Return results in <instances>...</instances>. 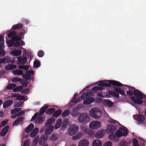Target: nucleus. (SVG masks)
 I'll return each mask as SVG.
<instances>
[{
    "instance_id": "f257e3e1",
    "label": "nucleus",
    "mask_w": 146,
    "mask_h": 146,
    "mask_svg": "<svg viewBox=\"0 0 146 146\" xmlns=\"http://www.w3.org/2000/svg\"><path fill=\"white\" fill-rule=\"evenodd\" d=\"M108 87V91H140L133 87L123 84L114 80H100L86 86L81 91H97L105 90Z\"/></svg>"
},
{
    "instance_id": "f03ea898",
    "label": "nucleus",
    "mask_w": 146,
    "mask_h": 146,
    "mask_svg": "<svg viewBox=\"0 0 146 146\" xmlns=\"http://www.w3.org/2000/svg\"><path fill=\"white\" fill-rule=\"evenodd\" d=\"M134 95L136 97L132 96L131 97L132 101L135 104H141L143 101L140 99H143L145 95L141 92H133Z\"/></svg>"
},
{
    "instance_id": "7ed1b4c3",
    "label": "nucleus",
    "mask_w": 146,
    "mask_h": 146,
    "mask_svg": "<svg viewBox=\"0 0 146 146\" xmlns=\"http://www.w3.org/2000/svg\"><path fill=\"white\" fill-rule=\"evenodd\" d=\"M97 95L101 98H110L112 95L114 97L118 98L119 97V92H98Z\"/></svg>"
},
{
    "instance_id": "20e7f679",
    "label": "nucleus",
    "mask_w": 146,
    "mask_h": 146,
    "mask_svg": "<svg viewBox=\"0 0 146 146\" xmlns=\"http://www.w3.org/2000/svg\"><path fill=\"white\" fill-rule=\"evenodd\" d=\"M90 114L92 117L98 119L101 117L102 113L99 108H93L90 110Z\"/></svg>"
},
{
    "instance_id": "39448f33",
    "label": "nucleus",
    "mask_w": 146,
    "mask_h": 146,
    "mask_svg": "<svg viewBox=\"0 0 146 146\" xmlns=\"http://www.w3.org/2000/svg\"><path fill=\"white\" fill-rule=\"evenodd\" d=\"M119 129L116 131L115 133L116 136L118 138L122 136L125 137L127 136L128 133V131L125 127H120Z\"/></svg>"
},
{
    "instance_id": "423d86ee",
    "label": "nucleus",
    "mask_w": 146,
    "mask_h": 146,
    "mask_svg": "<svg viewBox=\"0 0 146 146\" xmlns=\"http://www.w3.org/2000/svg\"><path fill=\"white\" fill-rule=\"evenodd\" d=\"M78 121L81 123H87L90 121V118L87 113H82L79 116Z\"/></svg>"
},
{
    "instance_id": "0eeeda50",
    "label": "nucleus",
    "mask_w": 146,
    "mask_h": 146,
    "mask_svg": "<svg viewBox=\"0 0 146 146\" xmlns=\"http://www.w3.org/2000/svg\"><path fill=\"white\" fill-rule=\"evenodd\" d=\"M78 126L76 124L71 125L68 131L69 135L72 136L75 134L78 131Z\"/></svg>"
},
{
    "instance_id": "6e6552de",
    "label": "nucleus",
    "mask_w": 146,
    "mask_h": 146,
    "mask_svg": "<svg viewBox=\"0 0 146 146\" xmlns=\"http://www.w3.org/2000/svg\"><path fill=\"white\" fill-rule=\"evenodd\" d=\"M80 106L78 105L75 107H74L70 112V115L74 117L78 115L79 111Z\"/></svg>"
},
{
    "instance_id": "1a4fd4ad",
    "label": "nucleus",
    "mask_w": 146,
    "mask_h": 146,
    "mask_svg": "<svg viewBox=\"0 0 146 146\" xmlns=\"http://www.w3.org/2000/svg\"><path fill=\"white\" fill-rule=\"evenodd\" d=\"M101 125L100 122L98 121H92L90 123L89 126L90 128L96 129L100 127Z\"/></svg>"
},
{
    "instance_id": "9d476101",
    "label": "nucleus",
    "mask_w": 146,
    "mask_h": 146,
    "mask_svg": "<svg viewBox=\"0 0 146 146\" xmlns=\"http://www.w3.org/2000/svg\"><path fill=\"white\" fill-rule=\"evenodd\" d=\"M117 127L112 125H109L107 127L106 132L108 134L114 133L117 129Z\"/></svg>"
},
{
    "instance_id": "9b49d317",
    "label": "nucleus",
    "mask_w": 146,
    "mask_h": 146,
    "mask_svg": "<svg viewBox=\"0 0 146 146\" xmlns=\"http://www.w3.org/2000/svg\"><path fill=\"white\" fill-rule=\"evenodd\" d=\"M10 97H16L15 100H24L25 99V97L24 96L16 94H12L10 96H9L8 98Z\"/></svg>"
},
{
    "instance_id": "f8f14e48",
    "label": "nucleus",
    "mask_w": 146,
    "mask_h": 146,
    "mask_svg": "<svg viewBox=\"0 0 146 146\" xmlns=\"http://www.w3.org/2000/svg\"><path fill=\"white\" fill-rule=\"evenodd\" d=\"M89 144V142L86 139H84L80 140L78 143V146H88Z\"/></svg>"
},
{
    "instance_id": "ddd939ff",
    "label": "nucleus",
    "mask_w": 146,
    "mask_h": 146,
    "mask_svg": "<svg viewBox=\"0 0 146 146\" xmlns=\"http://www.w3.org/2000/svg\"><path fill=\"white\" fill-rule=\"evenodd\" d=\"M105 131L104 130H101L97 132L95 135V137L98 138L100 139L102 137L104 134Z\"/></svg>"
},
{
    "instance_id": "4468645a",
    "label": "nucleus",
    "mask_w": 146,
    "mask_h": 146,
    "mask_svg": "<svg viewBox=\"0 0 146 146\" xmlns=\"http://www.w3.org/2000/svg\"><path fill=\"white\" fill-rule=\"evenodd\" d=\"M94 100V98L92 97H89L86 100H84L83 104L85 105L90 104L93 102Z\"/></svg>"
},
{
    "instance_id": "2eb2a0df",
    "label": "nucleus",
    "mask_w": 146,
    "mask_h": 146,
    "mask_svg": "<svg viewBox=\"0 0 146 146\" xmlns=\"http://www.w3.org/2000/svg\"><path fill=\"white\" fill-rule=\"evenodd\" d=\"M9 128V126L8 125H7L5 127L3 128L2 129L0 133V135L1 137H4L5 136L8 131Z\"/></svg>"
},
{
    "instance_id": "dca6fc26",
    "label": "nucleus",
    "mask_w": 146,
    "mask_h": 146,
    "mask_svg": "<svg viewBox=\"0 0 146 146\" xmlns=\"http://www.w3.org/2000/svg\"><path fill=\"white\" fill-rule=\"evenodd\" d=\"M13 101L11 100H8L4 102L3 104V107L6 109L10 106L13 103Z\"/></svg>"
},
{
    "instance_id": "f3484780",
    "label": "nucleus",
    "mask_w": 146,
    "mask_h": 146,
    "mask_svg": "<svg viewBox=\"0 0 146 146\" xmlns=\"http://www.w3.org/2000/svg\"><path fill=\"white\" fill-rule=\"evenodd\" d=\"M24 119L23 117H20L18 118L13 123V126L17 125L22 123Z\"/></svg>"
},
{
    "instance_id": "a211bd4d",
    "label": "nucleus",
    "mask_w": 146,
    "mask_h": 146,
    "mask_svg": "<svg viewBox=\"0 0 146 146\" xmlns=\"http://www.w3.org/2000/svg\"><path fill=\"white\" fill-rule=\"evenodd\" d=\"M39 131V129L38 127H36L34 129L31 133L30 136L32 137H35Z\"/></svg>"
},
{
    "instance_id": "6ab92c4d",
    "label": "nucleus",
    "mask_w": 146,
    "mask_h": 146,
    "mask_svg": "<svg viewBox=\"0 0 146 146\" xmlns=\"http://www.w3.org/2000/svg\"><path fill=\"white\" fill-rule=\"evenodd\" d=\"M53 126L51 125L50 127H48L45 131V134L46 135L50 134L53 131Z\"/></svg>"
},
{
    "instance_id": "aec40b11",
    "label": "nucleus",
    "mask_w": 146,
    "mask_h": 146,
    "mask_svg": "<svg viewBox=\"0 0 146 146\" xmlns=\"http://www.w3.org/2000/svg\"><path fill=\"white\" fill-rule=\"evenodd\" d=\"M47 139V137L44 135L41 136L39 139V144L41 145L44 144L46 142Z\"/></svg>"
},
{
    "instance_id": "412c9836",
    "label": "nucleus",
    "mask_w": 146,
    "mask_h": 146,
    "mask_svg": "<svg viewBox=\"0 0 146 146\" xmlns=\"http://www.w3.org/2000/svg\"><path fill=\"white\" fill-rule=\"evenodd\" d=\"M55 121V119L53 117L50 118L46 122L45 124L46 127L50 125L51 124L53 123Z\"/></svg>"
},
{
    "instance_id": "4be33fe9",
    "label": "nucleus",
    "mask_w": 146,
    "mask_h": 146,
    "mask_svg": "<svg viewBox=\"0 0 146 146\" xmlns=\"http://www.w3.org/2000/svg\"><path fill=\"white\" fill-rule=\"evenodd\" d=\"M83 130L84 132L85 133L88 134L90 137H92L94 136V133L92 130L86 128H85Z\"/></svg>"
},
{
    "instance_id": "5701e85b",
    "label": "nucleus",
    "mask_w": 146,
    "mask_h": 146,
    "mask_svg": "<svg viewBox=\"0 0 146 146\" xmlns=\"http://www.w3.org/2000/svg\"><path fill=\"white\" fill-rule=\"evenodd\" d=\"M45 116L44 115H41V116L40 115L36 119V122L39 124H41L45 119Z\"/></svg>"
},
{
    "instance_id": "b1692460",
    "label": "nucleus",
    "mask_w": 146,
    "mask_h": 146,
    "mask_svg": "<svg viewBox=\"0 0 146 146\" xmlns=\"http://www.w3.org/2000/svg\"><path fill=\"white\" fill-rule=\"evenodd\" d=\"M17 68L16 65L12 64H9L5 67V69L7 70H10L15 69Z\"/></svg>"
},
{
    "instance_id": "393cba45",
    "label": "nucleus",
    "mask_w": 146,
    "mask_h": 146,
    "mask_svg": "<svg viewBox=\"0 0 146 146\" xmlns=\"http://www.w3.org/2000/svg\"><path fill=\"white\" fill-rule=\"evenodd\" d=\"M108 138L110 139L115 141L118 142L119 140V138L114 134L109 135Z\"/></svg>"
},
{
    "instance_id": "a878e982",
    "label": "nucleus",
    "mask_w": 146,
    "mask_h": 146,
    "mask_svg": "<svg viewBox=\"0 0 146 146\" xmlns=\"http://www.w3.org/2000/svg\"><path fill=\"white\" fill-rule=\"evenodd\" d=\"M23 27V25L21 23H18L13 25L12 29L13 30H17L21 29Z\"/></svg>"
},
{
    "instance_id": "bb28decb",
    "label": "nucleus",
    "mask_w": 146,
    "mask_h": 146,
    "mask_svg": "<svg viewBox=\"0 0 146 146\" xmlns=\"http://www.w3.org/2000/svg\"><path fill=\"white\" fill-rule=\"evenodd\" d=\"M22 52L20 50H14L11 52V54L14 56H19L21 54Z\"/></svg>"
},
{
    "instance_id": "cd10ccee",
    "label": "nucleus",
    "mask_w": 146,
    "mask_h": 146,
    "mask_svg": "<svg viewBox=\"0 0 146 146\" xmlns=\"http://www.w3.org/2000/svg\"><path fill=\"white\" fill-rule=\"evenodd\" d=\"M27 58L25 56H19L18 58V60L23 64H25L27 61Z\"/></svg>"
},
{
    "instance_id": "c85d7f7f",
    "label": "nucleus",
    "mask_w": 146,
    "mask_h": 146,
    "mask_svg": "<svg viewBox=\"0 0 146 146\" xmlns=\"http://www.w3.org/2000/svg\"><path fill=\"white\" fill-rule=\"evenodd\" d=\"M12 73L14 75H21L23 74V71L19 70H15L13 71Z\"/></svg>"
},
{
    "instance_id": "c756f323",
    "label": "nucleus",
    "mask_w": 146,
    "mask_h": 146,
    "mask_svg": "<svg viewBox=\"0 0 146 146\" xmlns=\"http://www.w3.org/2000/svg\"><path fill=\"white\" fill-rule=\"evenodd\" d=\"M23 88V87L22 86H18L14 88L13 90V91H29L27 89H25L21 91Z\"/></svg>"
},
{
    "instance_id": "7c9ffc66",
    "label": "nucleus",
    "mask_w": 146,
    "mask_h": 146,
    "mask_svg": "<svg viewBox=\"0 0 146 146\" xmlns=\"http://www.w3.org/2000/svg\"><path fill=\"white\" fill-rule=\"evenodd\" d=\"M92 146H102V142L99 140H95L93 141Z\"/></svg>"
},
{
    "instance_id": "2f4dec72",
    "label": "nucleus",
    "mask_w": 146,
    "mask_h": 146,
    "mask_svg": "<svg viewBox=\"0 0 146 146\" xmlns=\"http://www.w3.org/2000/svg\"><path fill=\"white\" fill-rule=\"evenodd\" d=\"M5 60V63H15V60H11V58L7 56L4 57Z\"/></svg>"
},
{
    "instance_id": "473e14b6",
    "label": "nucleus",
    "mask_w": 146,
    "mask_h": 146,
    "mask_svg": "<svg viewBox=\"0 0 146 146\" xmlns=\"http://www.w3.org/2000/svg\"><path fill=\"white\" fill-rule=\"evenodd\" d=\"M55 109L54 108H51L47 109L45 111L46 114L50 115L53 114L55 112Z\"/></svg>"
},
{
    "instance_id": "72a5a7b5",
    "label": "nucleus",
    "mask_w": 146,
    "mask_h": 146,
    "mask_svg": "<svg viewBox=\"0 0 146 146\" xmlns=\"http://www.w3.org/2000/svg\"><path fill=\"white\" fill-rule=\"evenodd\" d=\"M34 126L33 123L30 124L26 129L25 131L27 133H29L34 128Z\"/></svg>"
},
{
    "instance_id": "f704fd0d",
    "label": "nucleus",
    "mask_w": 146,
    "mask_h": 146,
    "mask_svg": "<svg viewBox=\"0 0 146 146\" xmlns=\"http://www.w3.org/2000/svg\"><path fill=\"white\" fill-rule=\"evenodd\" d=\"M62 122V120L61 119H58L56 121V123L54 126V129H56L59 128Z\"/></svg>"
},
{
    "instance_id": "c9c22d12",
    "label": "nucleus",
    "mask_w": 146,
    "mask_h": 146,
    "mask_svg": "<svg viewBox=\"0 0 146 146\" xmlns=\"http://www.w3.org/2000/svg\"><path fill=\"white\" fill-rule=\"evenodd\" d=\"M104 103L105 105H106L109 107L111 106L113 104V103L112 102L108 100H105Z\"/></svg>"
},
{
    "instance_id": "e433bc0d",
    "label": "nucleus",
    "mask_w": 146,
    "mask_h": 146,
    "mask_svg": "<svg viewBox=\"0 0 146 146\" xmlns=\"http://www.w3.org/2000/svg\"><path fill=\"white\" fill-rule=\"evenodd\" d=\"M62 111L61 110H59L56 112H55L52 115V116L54 117H56L61 114L62 113Z\"/></svg>"
},
{
    "instance_id": "4c0bfd02",
    "label": "nucleus",
    "mask_w": 146,
    "mask_h": 146,
    "mask_svg": "<svg viewBox=\"0 0 146 146\" xmlns=\"http://www.w3.org/2000/svg\"><path fill=\"white\" fill-rule=\"evenodd\" d=\"M48 107V106L47 105H44L40 109V115H42L43 113H44L45 111H46L45 110Z\"/></svg>"
},
{
    "instance_id": "58836bf2",
    "label": "nucleus",
    "mask_w": 146,
    "mask_h": 146,
    "mask_svg": "<svg viewBox=\"0 0 146 146\" xmlns=\"http://www.w3.org/2000/svg\"><path fill=\"white\" fill-rule=\"evenodd\" d=\"M138 121L140 122H143L144 121V116L141 114H139L138 115Z\"/></svg>"
},
{
    "instance_id": "ea45409f",
    "label": "nucleus",
    "mask_w": 146,
    "mask_h": 146,
    "mask_svg": "<svg viewBox=\"0 0 146 146\" xmlns=\"http://www.w3.org/2000/svg\"><path fill=\"white\" fill-rule=\"evenodd\" d=\"M17 32L15 31H12L9 32L7 35V36L8 37H13L17 35Z\"/></svg>"
},
{
    "instance_id": "a19ab883",
    "label": "nucleus",
    "mask_w": 146,
    "mask_h": 146,
    "mask_svg": "<svg viewBox=\"0 0 146 146\" xmlns=\"http://www.w3.org/2000/svg\"><path fill=\"white\" fill-rule=\"evenodd\" d=\"M40 65V62L38 60H36L34 61L33 66L35 68H38Z\"/></svg>"
},
{
    "instance_id": "79ce46f5",
    "label": "nucleus",
    "mask_w": 146,
    "mask_h": 146,
    "mask_svg": "<svg viewBox=\"0 0 146 146\" xmlns=\"http://www.w3.org/2000/svg\"><path fill=\"white\" fill-rule=\"evenodd\" d=\"M11 80L12 82L16 83L21 82L22 80V79L19 77H13L12 79Z\"/></svg>"
},
{
    "instance_id": "37998d69",
    "label": "nucleus",
    "mask_w": 146,
    "mask_h": 146,
    "mask_svg": "<svg viewBox=\"0 0 146 146\" xmlns=\"http://www.w3.org/2000/svg\"><path fill=\"white\" fill-rule=\"evenodd\" d=\"M68 121V119H64L62 123V127L63 128L66 127Z\"/></svg>"
},
{
    "instance_id": "c03bdc74",
    "label": "nucleus",
    "mask_w": 146,
    "mask_h": 146,
    "mask_svg": "<svg viewBox=\"0 0 146 146\" xmlns=\"http://www.w3.org/2000/svg\"><path fill=\"white\" fill-rule=\"evenodd\" d=\"M22 110L21 108H17L12 110L11 111V113L12 114L16 113L21 111Z\"/></svg>"
},
{
    "instance_id": "a18cd8bd",
    "label": "nucleus",
    "mask_w": 146,
    "mask_h": 146,
    "mask_svg": "<svg viewBox=\"0 0 146 146\" xmlns=\"http://www.w3.org/2000/svg\"><path fill=\"white\" fill-rule=\"evenodd\" d=\"M16 86V84H10L7 86V88L8 90H11L15 87Z\"/></svg>"
},
{
    "instance_id": "49530a36",
    "label": "nucleus",
    "mask_w": 146,
    "mask_h": 146,
    "mask_svg": "<svg viewBox=\"0 0 146 146\" xmlns=\"http://www.w3.org/2000/svg\"><path fill=\"white\" fill-rule=\"evenodd\" d=\"M70 112L69 110H66L63 112L62 114V117H64L68 116L70 114Z\"/></svg>"
},
{
    "instance_id": "de8ad7c7",
    "label": "nucleus",
    "mask_w": 146,
    "mask_h": 146,
    "mask_svg": "<svg viewBox=\"0 0 146 146\" xmlns=\"http://www.w3.org/2000/svg\"><path fill=\"white\" fill-rule=\"evenodd\" d=\"M29 68L28 66L25 65H19L18 67V68L20 69L28 70Z\"/></svg>"
},
{
    "instance_id": "09e8293b",
    "label": "nucleus",
    "mask_w": 146,
    "mask_h": 146,
    "mask_svg": "<svg viewBox=\"0 0 146 146\" xmlns=\"http://www.w3.org/2000/svg\"><path fill=\"white\" fill-rule=\"evenodd\" d=\"M8 121V119H6L2 121L0 125L1 126V127H3L5 126L7 123Z\"/></svg>"
},
{
    "instance_id": "8fccbe9b",
    "label": "nucleus",
    "mask_w": 146,
    "mask_h": 146,
    "mask_svg": "<svg viewBox=\"0 0 146 146\" xmlns=\"http://www.w3.org/2000/svg\"><path fill=\"white\" fill-rule=\"evenodd\" d=\"M89 96H90L88 93H85L82 94L81 97V98L82 100H86L87 98H88Z\"/></svg>"
},
{
    "instance_id": "3c124183",
    "label": "nucleus",
    "mask_w": 146,
    "mask_h": 146,
    "mask_svg": "<svg viewBox=\"0 0 146 146\" xmlns=\"http://www.w3.org/2000/svg\"><path fill=\"white\" fill-rule=\"evenodd\" d=\"M133 146H139L138 141L136 138H134L133 139Z\"/></svg>"
},
{
    "instance_id": "603ef678",
    "label": "nucleus",
    "mask_w": 146,
    "mask_h": 146,
    "mask_svg": "<svg viewBox=\"0 0 146 146\" xmlns=\"http://www.w3.org/2000/svg\"><path fill=\"white\" fill-rule=\"evenodd\" d=\"M102 99L100 98L94 99V102L96 104H98L101 103L102 101Z\"/></svg>"
},
{
    "instance_id": "864d4df0",
    "label": "nucleus",
    "mask_w": 146,
    "mask_h": 146,
    "mask_svg": "<svg viewBox=\"0 0 146 146\" xmlns=\"http://www.w3.org/2000/svg\"><path fill=\"white\" fill-rule=\"evenodd\" d=\"M21 39L20 36H15L14 37L12 38V40L14 41H19Z\"/></svg>"
},
{
    "instance_id": "5fc2aeb1",
    "label": "nucleus",
    "mask_w": 146,
    "mask_h": 146,
    "mask_svg": "<svg viewBox=\"0 0 146 146\" xmlns=\"http://www.w3.org/2000/svg\"><path fill=\"white\" fill-rule=\"evenodd\" d=\"M6 42L8 47H11L14 44V42L12 40H8Z\"/></svg>"
},
{
    "instance_id": "6e6d98bb",
    "label": "nucleus",
    "mask_w": 146,
    "mask_h": 146,
    "mask_svg": "<svg viewBox=\"0 0 146 146\" xmlns=\"http://www.w3.org/2000/svg\"><path fill=\"white\" fill-rule=\"evenodd\" d=\"M38 137H36V138L34 139L33 143L32 144V146H36V145L37 144L38 141Z\"/></svg>"
},
{
    "instance_id": "4d7b16f0",
    "label": "nucleus",
    "mask_w": 146,
    "mask_h": 146,
    "mask_svg": "<svg viewBox=\"0 0 146 146\" xmlns=\"http://www.w3.org/2000/svg\"><path fill=\"white\" fill-rule=\"evenodd\" d=\"M38 56L40 57H43L44 55V52L42 50H39L38 52Z\"/></svg>"
},
{
    "instance_id": "13d9d810",
    "label": "nucleus",
    "mask_w": 146,
    "mask_h": 146,
    "mask_svg": "<svg viewBox=\"0 0 146 146\" xmlns=\"http://www.w3.org/2000/svg\"><path fill=\"white\" fill-rule=\"evenodd\" d=\"M81 136L80 134H78L76 136L72 137V139L74 140H77L80 138Z\"/></svg>"
},
{
    "instance_id": "bf43d9fd",
    "label": "nucleus",
    "mask_w": 146,
    "mask_h": 146,
    "mask_svg": "<svg viewBox=\"0 0 146 146\" xmlns=\"http://www.w3.org/2000/svg\"><path fill=\"white\" fill-rule=\"evenodd\" d=\"M119 146H128L127 143L126 141H123L120 143Z\"/></svg>"
},
{
    "instance_id": "052dcab7",
    "label": "nucleus",
    "mask_w": 146,
    "mask_h": 146,
    "mask_svg": "<svg viewBox=\"0 0 146 146\" xmlns=\"http://www.w3.org/2000/svg\"><path fill=\"white\" fill-rule=\"evenodd\" d=\"M23 78L28 80H30L31 79V77H30V75L27 74H23Z\"/></svg>"
},
{
    "instance_id": "680f3d73",
    "label": "nucleus",
    "mask_w": 146,
    "mask_h": 146,
    "mask_svg": "<svg viewBox=\"0 0 146 146\" xmlns=\"http://www.w3.org/2000/svg\"><path fill=\"white\" fill-rule=\"evenodd\" d=\"M30 145V140L27 139L25 141L24 143L23 146H29Z\"/></svg>"
},
{
    "instance_id": "e2e57ef3",
    "label": "nucleus",
    "mask_w": 146,
    "mask_h": 146,
    "mask_svg": "<svg viewBox=\"0 0 146 146\" xmlns=\"http://www.w3.org/2000/svg\"><path fill=\"white\" fill-rule=\"evenodd\" d=\"M108 121L109 123H115L116 122L119 123V122L116 121V120L113 119H110L108 120Z\"/></svg>"
},
{
    "instance_id": "0e129e2a",
    "label": "nucleus",
    "mask_w": 146,
    "mask_h": 146,
    "mask_svg": "<svg viewBox=\"0 0 146 146\" xmlns=\"http://www.w3.org/2000/svg\"><path fill=\"white\" fill-rule=\"evenodd\" d=\"M38 113H36L32 117L31 121H32L34 120L35 119L36 117L38 116Z\"/></svg>"
},
{
    "instance_id": "69168bd1",
    "label": "nucleus",
    "mask_w": 146,
    "mask_h": 146,
    "mask_svg": "<svg viewBox=\"0 0 146 146\" xmlns=\"http://www.w3.org/2000/svg\"><path fill=\"white\" fill-rule=\"evenodd\" d=\"M5 52L3 50H0V56H4L5 54Z\"/></svg>"
},
{
    "instance_id": "338daca9",
    "label": "nucleus",
    "mask_w": 146,
    "mask_h": 146,
    "mask_svg": "<svg viewBox=\"0 0 146 146\" xmlns=\"http://www.w3.org/2000/svg\"><path fill=\"white\" fill-rule=\"evenodd\" d=\"M22 103L21 102H17L14 105V107L15 108H17L20 107L21 106Z\"/></svg>"
},
{
    "instance_id": "774afa93",
    "label": "nucleus",
    "mask_w": 146,
    "mask_h": 146,
    "mask_svg": "<svg viewBox=\"0 0 146 146\" xmlns=\"http://www.w3.org/2000/svg\"><path fill=\"white\" fill-rule=\"evenodd\" d=\"M112 143L110 141H108L105 143L103 146H112Z\"/></svg>"
}]
</instances>
